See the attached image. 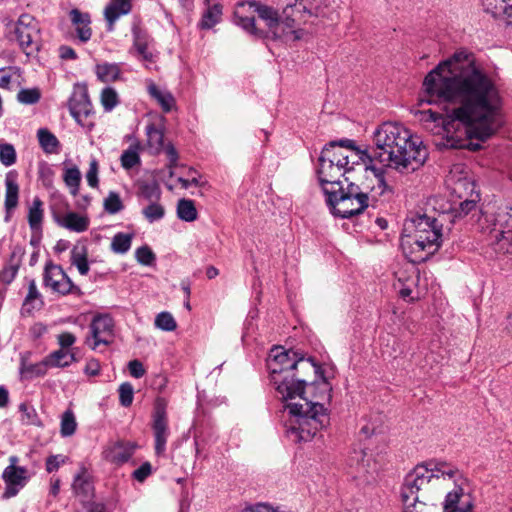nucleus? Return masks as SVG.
<instances>
[{
    "mask_svg": "<svg viewBox=\"0 0 512 512\" xmlns=\"http://www.w3.org/2000/svg\"><path fill=\"white\" fill-rule=\"evenodd\" d=\"M136 448L134 442L119 440L109 444L103 451V456L112 464L122 465L131 459Z\"/></svg>",
    "mask_w": 512,
    "mask_h": 512,
    "instance_id": "obj_16",
    "label": "nucleus"
},
{
    "mask_svg": "<svg viewBox=\"0 0 512 512\" xmlns=\"http://www.w3.org/2000/svg\"><path fill=\"white\" fill-rule=\"evenodd\" d=\"M48 367H50V365H48V363H46V357H45L41 362L31 365L28 368V371L35 376H42L46 373Z\"/></svg>",
    "mask_w": 512,
    "mask_h": 512,
    "instance_id": "obj_62",
    "label": "nucleus"
},
{
    "mask_svg": "<svg viewBox=\"0 0 512 512\" xmlns=\"http://www.w3.org/2000/svg\"><path fill=\"white\" fill-rule=\"evenodd\" d=\"M44 219V203L39 197H35L28 208L27 220L34 233H42Z\"/></svg>",
    "mask_w": 512,
    "mask_h": 512,
    "instance_id": "obj_26",
    "label": "nucleus"
},
{
    "mask_svg": "<svg viewBox=\"0 0 512 512\" xmlns=\"http://www.w3.org/2000/svg\"><path fill=\"white\" fill-rule=\"evenodd\" d=\"M128 369L134 378H141L145 374L143 364L139 360H132L128 364Z\"/></svg>",
    "mask_w": 512,
    "mask_h": 512,
    "instance_id": "obj_61",
    "label": "nucleus"
},
{
    "mask_svg": "<svg viewBox=\"0 0 512 512\" xmlns=\"http://www.w3.org/2000/svg\"><path fill=\"white\" fill-rule=\"evenodd\" d=\"M66 461V457L63 455H51L46 459V471L51 473L59 469V467L64 464Z\"/></svg>",
    "mask_w": 512,
    "mask_h": 512,
    "instance_id": "obj_57",
    "label": "nucleus"
},
{
    "mask_svg": "<svg viewBox=\"0 0 512 512\" xmlns=\"http://www.w3.org/2000/svg\"><path fill=\"white\" fill-rule=\"evenodd\" d=\"M0 162L6 167H9L16 162V151L12 144H0Z\"/></svg>",
    "mask_w": 512,
    "mask_h": 512,
    "instance_id": "obj_52",
    "label": "nucleus"
},
{
    "mask_svg": "<svg viewBox=\"0 0 512 512\" xmlns=\"http://www.w3.org/2000/svg\"><path fill=\"white\" fill-rule=\"evenodd\" d=\"M100 100L104 110L107 112L113 110L119 102L117 92L111 87H106L102 90Z\"/></svg>",
    "mask_w": 512,
    "mask_h": 512,
    "instance_id": "obj_49",
    "label": "nucleus"
},
{
    "mask_svg": "<svg viewBox=\"0 0 512 512\" xmlns=\"http://www.w3.org/2000/svg\"><path fill=\"white\" fill-rule=\"evenodd\" d=\"M446 480L451 481L455 485V488L446 494L443 503V511L461 509L458 504L460 499L465 496L463 485L466 483V479L460 471L459 478H446Z\"/></svg>",
    "mask_w": 512,
    "mask_h": 512,
    "instance_id": "obj_25",
    "label": "nucleus"
},
{
    "mask_svg": "<svg viewBox=\"0 0 512 512\" xmlns=\"http://www.w3.org/2000/svg\"><path fill=\"white\" fill-rule=\"evenodd\" d=\"M435 500H418L413 503L403 504V512H439V506Z\"/></svg>",
    "mask_w": 512,
    "mask_h": 512,
    "instance_id": "obj_40",
    "label": "nucleus"
},
{
    "mask_svg": "<svg viewBox=\"0 0 512 512\" xmlns=\"http://www.w3.org/2000/svg\"><path fill=\"white\" fill-rule=\"evenodd\" d=\"M43 286L53 294L59 296L75 295L82 296L83 292L73 283L70 277L64 272L60 265L49 261L45 264L43 271Z\"/></svg>",
    "mask_w": 512,
    "mask_h": 512,
    "instance_id": "obj_11",
    "label": "nucleus"
},
{
    "mask_svg": "<svg viewBox=\"0 0 512 512\" xmlns=\"http://www.w3.org/2000/svg\"><path fill=\"white\" fill-rule=\"evenodd\" d=\"M132 242V235L125 233H117L111 243V248L115 253L124 254L130 247Z\"/></svg>",
    "mask_w": 512,
    "mask_h": 512,
    "instance_id": "obj_46",
    "label": "nucleus"
},
{
    "mask_svg": "<svg viewBox=\"0 0 512 512\" xmlns=\"http://www.w3.org/2000/svg\"><path fill=\"white\" fill-rule=\"evenodd\" d=\"M251 5L255 7L259 18L266 24L268 29L265 32L266 37L268 34H271L273 39L286 43L302 39L304 30L294 29V16L301 13L310 14V11L307 10L302 1H296L293 5H287L283 9L282 14H279L275 8L268 5L257 2H253Z\"/></svg>",
    "mask_w": 512,
    "mask_h": 512,
    "instance_id": "obj_7",
    "label": "nucleus"
},
{
    "mask_svg": "<svg viewBox=\"0 0 512 512\" xmlns=\"http://www.w3.org/2000/svg\"><path fill=\"white\" fill-rule=\"evenodd\" d=\"M124 208L122 200L117 192L111 191L104 199V209L109 214H116Z\"/></svg>",
    "mask_w": 512,
    "mask_h": 512,
    "instance_id": "obj_51",
    "label": "nucleus"
},
{
    "mask_svg": "<svg viewBox=\"0 0 512 512\" xmlns=\"http://www.w3.org/2000/svg\"><path fill=\"white\" fill-rule=\"evenodd\" d=\"M374 147L369 152L363 150L360 160L366 166H375V161L384 167L401 173H409L420 168L427 159L428 152L418 137H414L403 125L385 122L373 134Z\"/></svg>",
    "mask_w": 512,
    "mask_h": 512,
    "instance_id": "obj_3",
    "label": "nucleus"
},
{
    "mask_svg": "<svg viewBox=\"0 0 512 512\" xmlns=\"http://www.w3.org/2000/svg\"><path fill=\"white\" fill-rule=\"evenodd\" d=\"M72 486L78 495L89 496L92 493L93 486L89 474L84 468L75 476Z\"/></svg>",
    "mask_w": 512,
    "mask_h": 512,
    "instance_id": "obj_38",
    "label": "nucleus"
},
{
    "mask_svg": "<svg viewBox=\"0 0 512 512\" xmlns=\"http://www.w3.org/2000/svg\"><path fill=\"white\" fill-rule=\"evenodd\" d=\"M63 180L70 189L71 194L76 195L81 182V172L77 166L68 167L64 171Z\"/></svg>",
    "mask_w": 512,
    "mask_h": 512,
    "instance_id": "obj_39",
    "label": "nucleus"
},
{
    "mask_svg": "<svg viewBox=\"0 0 512 512\" xmlns=\"http://www.w3.org/2000/svg\"><path fill=\"white\" fill-rule=\"evenodd\" d=\"M177 217L185 222H193L198 218V212L194 201L182 198L177 202Z\"/></svg>",
    "mask_w": 512,
    "mask_h": 512,
    "instance_id": "obj_34",
    "label": "nucleus"
},
{
    "mask_svg": "<svg viewBox=\"0 0 512 512\" xmlns=\"http://www.w3.org/2000/svg\"><path fill=\"white\" fill-rule=\"evenodd\" d=\"M22 255L23 251L21 248H15L13 250V252L11 253L9 264L2 270L1 273V278L3 282L9 284L14 280L20 267Z\"/></svg>",
    "mask_w": 512,
    "mask_h": 512,
    "instance_id": "obj_33",
    "label": "nucleus"
},
{
    "mask_svg": "<svg viewBox=\"0 0 512 512\" xmlns=\"http://www.w3.org/2000/svg\"><path fill=\"white\" fill-rule=\"evenodd\" d=\"M482 5L485 12L512 25V0H482Z\"/></svg>",
    "mask_w": 512,
    "mask_h": 512,
    "instance_id": "obj_21",
    "label": "nucleus"
},
{
    "mask_svg": "<svg viewBox=\"0 0 512 512\" xmlns=\"http://www.w3.org/2000/svg\"><path fill=\"white\" fill-rule=\"evenodd\" d=\"M119 402L123 407H129L134 398V389L131 383L124 382L119 386Z\"/></svg>",
    "mask_w": 512,
    "mask_h": 512,
    "instance_id": "obj_53",
    "label": "nucleus"
},
{
    "mask_svg": "<svg viewBox=\"0 0 512 512\" xmlns=\"http://www.w3.org/2000/svg\"><path fill=\"white\" fill-rule=\"evenodd\" d=\"M71 264L76 266L81 275H87L89 272V263L87 260V252L85 248L78 249L75 247L71 251Z\"/></svg>",
    "mask_w": 512,
    "mask_h": 512,
    "instance_id": "obj_41",
    "label": "nucleus"
},
{
    "mask_svg": "<svg viewBox=\"0 0 512 512\" xmlns=\"http://www.w3.org/2000/svg\"><path fill=\"white\" fill-rule=\"evenodd\" d=\"M133 46L145 62H153L154 54L148 48V36L138 27H133Z\"/></svg>",
    "mask_w": 512,
    "mask_h": 512,
    "instance_id": "obj_28",
    "label": "nucleus"
},
{
    "mask_svg": "<svg viewBox=\"0 0 512 512\" xmlns=\"http://www.w3.org/2000/svg\"><path fill=\"white\" fill-rule=\"evenodd\" d=\"M480 200V195H473L472 198H465L460 202L458 207L453 208L452 215L453 221L468 216L472 212H477V202Z\"/></svg>",
    "mask_w": 512,
    "mask_h": 512,
    "instance_id": "obj_37",
    "label": "nucleus"
},
{
    "mask_svg": "<svg viewBox=\"0 0 512 512\" xmlns=\"http://www.w3.org/2000/svg\"><path fill=\"white\" fill-rule=\"evenodd\" d=\"M267 367L282 399H299L285 406L293 417L287 436L294 442L310 441L328 423L324 402L331 400L332 387L324 371L312 358L277 346L269 353Z\"/></svg>",
    "mask_w": 512,
    "mask_h": 512,
    "instance_id": "obj_2",
    "label": "nucleus"
},
{
    "mask_svg": "<svg viewBox=\"0 0 512 512\" xmlns=\"http://www.w3.org/2000/svg\"><path fill=\"white\" fill-rule=\"evenodd\" d=\"M346 173L347 171L326 161L325 159H318L317 174L325 195L326 189L332 186V184H344L345 181H341L340 177H344Z\"/></svg>",
    "mask_w": 512,
    "mask_h": 512,
    "instance_id": "obj_17",
    "label": "nucleus"
},
{
    "mask_svg": "<svg viewBox=\"0 0 512 512\" xmlns=\"http://www.w3.org/2000/svg\"><path fill=\"white\" fill-rule=\"evenodd\" d=\"M5 209L6 221L9 219V214L17 207L19 198V185L17 183V174L10 171L5 177Z\"/></svg>",
    "mask_w": 512,
    "mask_h": 512,
    "instance_id": "obj_22",
    "label": "nucleus"
},
{
    "mask_svg": "<svg viewBox=\"0 0 512 512\" xmlns=\"http://www.w3.org/2000/svg\"><path fill=\"white\" fill-rule=\"evenodd\" d=\"M77 423L72 411L67 410L61 418L60 433L63 437L72 436L76 431Z\"/></svg>",
    "mask_w": 512,
    "mask_h": 512,
    "instance_id": "obj_47",
    "label": "nucleus"
},
{
    "mask_svg": "<svg viewBox=\"0 0 512 512\" xmlns=\"http://www.w3.org/2000/svg\"><path fill=\"white\" fill-rule=\"evenodd\" d=\"M69 16L72 25L75 27L77 38L82 43L88 42L92 37L90 14L74 8L69 12Z\"/></svg>",
    "mask_w": 512,
    "mask_h": 512,
    "instance_id": "obj_20",
    "label": "nucleus"
},
{
    "mask_svg": "<svg viewBox=\"0 0 512 512\" xmlns=\"http://www.w3.org/2000/svg\"><path fill=\"white\" fill-rule=\"evenodd\" d=\"M57 223L69 231L81 233L89 228L90 219L88 216L77 212H67L57 218Z\"/></svg>",
    "mask_w": 512,
    "mask_h": 512,
    "instance_id": "obj_23",
    "label": "nucleus"
},
{
    "mask_svg": "<svg viewBox=\"0 0 512 512\" xmlns=\"http://www.w3.org/2000/svg\"><path fill=\"white\" fill-rule=\"evenodd\" d=\"M132 10V0H110L104 9V18L107 22V30L113 31L116 21Z\"/></svg>",
    "mask_w": 512,
    "mask_h": 512,
    "instance_id": "obj_19",
    "label": "nucleus"
},
{
    "mask_svg": "<svg viewBox=\"0 0 512 512\" xmlns=\"http://www.w3.org/2000/svg\"><path fill=\"white\" fill-rule=\"evenodd\" d=\"M59 55L63 60H76L78 57L75 50L67 45H62L59 47Z\"/></svg>",
    "mask_w": 512,
    "mask_h": 512,
    "instance_id": "obj_63",
    "label": "nucleus"
},
{
    "mask_svg": "<svg viewBox=\"0 0 512 512\" xmlns=\"http://www.w3.org/2000/svg\"><path fill=\"white\" fill-rule=\"evenodd\" d=\"M142 214L146 218V220L150 223L161 220L165 215L164 207L159 203V201L150 202L148 206L143 208Z\"/></svg>",
    "mask_w": 512,
    "mask_h": 512,
    "instance_id": "obj_45",
    "label": "nucleus"
},
{
    "mask_svg": "<svg viewBox=\"0 0 512 512\" xmlns=\"http://www.w3.org/2000/svg\"><path fill=\"white\" fill-rule=\"evenodd\" d=\"M19 410L22 413V423L23 424H25V425H39L40 424L37 413L33 407L28 406L26 403H21L19 406Z\"/></svg>",
    "mask_w": 512,
    "mask_h": 512,
    "instance_id": "obj_54",
    "label": "nucleus"
},
{
    "mask_svg": "<svg viewBox=\"0 0 512 512\" xmlns=\"http://www.w3.org/2000/svg\"><path fill=\"white\" fill-rule=\"evenodd\" d=\"M446 182L451 193L459 199L472 198L473 195H480L479 192L475 190V182L467 175H457L455 172H451Z\"/></svg>",
    "mask_w": 512,
    "mask_h": 512,
    "instance_id": "obj_18",
    "label": "nucleus"
},
{
    "mask_svg": "<svg viewBox=\"0 0 512 512\" xmlns=\"http://www.w3.org/2000/svg\"><path fill=\"white\" fill-rule=\"evenodd\" d=\"M349 464L351 466L356 465L361 472H368V468L370 467V458H367L365 449H354L349 457Z\"/></svg>",
    "mask_w": 512,
    "mask_h": 512,
    "instance_id": "obj_43",
    "label": "nucleus"
},
{
    "mask_svg": "<svg viewBox=\"0 0 512 512\" xmlns=\"http://www.w3.org/2000/svg\"><path fill=\"white\" fill-rule=\"evenodd\" d=\"M490 244L496 253H509L512 248V207H501L487 220Z\"/></svg>",
    "mask_w": 512,
    "mask_h": 512,
    "instance_id": "obj_8",
    "label": "nucleus"
},
{
    "mask_svg": "<svg viewBox=\"0 0 512 512\" xmlns=\"http://www.w3.org/2000/svg\"><path fill=\"white\" fill-rule=\"evenodd\" d=\"M137 261L142 264L149 266L155 261V254L148 246H141L135 252Z\"/></svg>",
    "mask_w": 512,
    "mask_h": 512,
    "instance_id": "obj_55",
    "label": "nucleus"
},
{
    "mask_svg": "<svg viewBox=\"0 0 512 512\" xmlns=\"http://www.w3.org/2000/svg\"><path fill=\"white\" fill-rule=\"evenodd\" d=\"M152 472V466L149 462L143 463L133 472V477L139 482H143Z\"/></svg>",
    "mask_w": 512,
    "mask_h": 512,
    "instance_id": "obj_58",
    "label": "nucleus"
},
{
    "mask_svg": "<svg viewBox=\"0 0 512 512\" xmlns=\"http://www.w3.org/2000/svg\"><path fill=\"white\" fill-rule=\"evenodd\" d=\"M163 150H165L170 162L178 161V152L172 144L169 143L168 145L164 146Z\"/></svg>",
    "mask_w": 512,
    "mask_h": 512,
    "instance_id": "obj_64",
    "label": "nucleus"
},
{
    "mask_svg": "<svg viewBox=\"0 0 512 512\" xmlns=\"http://www.w3.org/2000/svg\"><path fill=\"white\" fill-rule=\"evenodd\" d=\"M90 333L93 338L91 348L95 350L100 344L110 345L114 339V321L108 314L96 315L90 324Z\"/></svg>",
    "mask_w": 512,
    "mask_h": 512,
    "instance_id": "obj_13",
    "label": "nucleus"
},
{
    "mask_svg": "<svg viewBox=\"0 0 512 512\" xmlns=\"http://www.w3.org/2000/svg\"><path fill=\"white\" fill-rule=\"evenodd\" d=\"M148 90H149V94L160 103L162 109L165 112H168L171 110L173 102H174V99L171 96V94L163 93L155 85H150Z\"/></svg>",
    "mask_w": 512,
    "mask_h": 512,
    "instance_id": "obj_48",
    "label": "nucleus"
},
{
    "mask_svg": "<svg viewBox=\"0 0 512 512\" xmlns=\"http://www.w3.org/2000/svg\"><path fill=\"white\" fill-rule=\"evenodd\" d=\"M207 8L204 11L202 18L198 24L201 29H211L218 24L222 19L223 6L220 3L210 4L209 0H206Z\"/></svg>",
    "mask_w": 512,
    "mask_h": 512,
    "instance_id": "obj_27",
    "label": "nucleus"
},
{
    "mask_svg": "<svg viewBox=\"0 0 512 512\" xmlns=\"http://www.w3.org/2000/svg\"><path fill=\"white\" fill-rule=\"evenodd\" d=\"M86 180L90 187H98V162L96 159H92L89 165V169L86 173Z\"/></svg>",
    "mask_w": 512,
    "mask_h": 512,
    "instance_id": "obj_56",
    "label": "nucleus"
},
{
    "mask_svg": "<svg viewBox=\"0 0 512 512\" xmlns=\"http://www.w3.org/2000/svg\"><path fill=\"white\" fill-rule=\"evenodd\" d=\"M363 150L357 148L353 140L342 139L339 141H331L322 149L320 157L326 161L338 166L339 168L349 172L353 169L355 161L350 158L360 160Z\"/></svg>",
    "mask_w": 512,
    "mask_h": 512,
    "instance_id": "obj_10",
    "label": "nucleus"
},
{
    "mask_svg": "<svg viewBox=\"0 0 512 512\" xmlns=\"http://www.w3.org/2000/svg\"><path fill=\"white\" fill-rule=\"evenodd\" d=\"M155 327L167 332H172L177 328V323L170 312H160L156 315L154 321Z\"/></svg>",
    "mask_w": 512,
    "mask_h": 512,
    "instance_id": "obj_44",
    "label": "nucleus"
},
{
    "mask_svg": "<svg viewBox=\"0 0 512 512\" xmlns=\"http://www.w3.org/2000/svg\"><path fill=\"white\" fill-rule=\"evenodd\" d=\"M441 219L417 214L407 219L403 227L401 246L409 250L412 262H422L433 255L443 242Z\"/></svg>",
    "mask_w": 512,
    "mask_h": 512,
    "instance_id": "obj_6",
    "label": "nucleus"
},
{
    "mask_svg": "<svg viewBox=\"0 0 512 512\" xmlns=\"http://www.w3.org/2000/svg\"><path fill=\"white\" fill-rule=\"evenodd\" d=\"M100 370H101L100 362L95 358H91L87 361V363L85 365L84 373L90 377H95L100 374Z\"/></svg>",
    "mask_w": 512,
    "mask_h": 512,
    "instance_id": "obj_60",
    "label": "nucleus"
},
{
    "mask_svg": "<svg viewBox=\"0 0 512 512\" xmlns=\"http://www.w3.org/2000/svg\"><path fill=\"white\" fill-rule=\"evenodd\" d=\"M460 470L446 462L429 461L416 465L405 476L401 485L402 504L418 500H437L438 488L446 478H459Z\"/></svg>",
    "mask_w": 512,
    "mask_h": 512,
    "instance_id": "obj_5",
    "label": "nucleus"
},
{
    "mask_svg": "<svg viewBox=\"0 0 512 512\" xmlns=\"http://www.w3.org/2000/svg\"><path fill=\"white\" fill-rule=\"evenodd\" d=\"M147 144L154 154H159L164 149V132L162 129L150 124L146 127Z\"/></svg>",
    "mask_w": 512,
    "mask_h": 512,
    "instance_id": "obj_32",
    "label": "nucleus"
},
{
    "mask_svg": "<svg viewBox=\"0 0 512 512\" xmlns=\"http://www.w3.org/2000/svg\"><path fill=\"white\" fill-rule=\"evenodd\" d=\"M95 73L97 78L104 83L114 82L119 79L121 68L117 63L104 62L96 65Z\"/></svg>",
    "mask_w": 512,
    "mask_h": 512,
    "instance_id": "obj_30",
    "label": "nucleus"
},
{
    "mask_svg": "<svg viewBox=\"0 0 512 512\" xmlns=\"http://www.w3.org/2000/svg\"><path fill=\"white\" fill-rule=\"evenodd\" d=\"M6 28L9 29L10 39H15L26 55L38 50L37 38L40 27L32 15L24 13L15 23L9 20Z\"/></svg>",
    "mask_w": 512,
    "mask_h": 512,
    "instance_id": "obj_9",
    "label": "nucleus"
},
{
    "mask_svg": "<svg viewBox=\"0 0 512 512\" xmlns=\"http://www.w3.org/2000/svg\"><path fill=\"white\" fill-rule=\"evenodd\" d=\"M75 361L76 357L73 350L58 349L46 356V363L50 367L64 368L70 366Z\"/></svg>",
    "mask_w": 512,
    "mask_h": 512,
    "instance_id": "obj_29",
    "label": "nucleus"
},
{
    "mask_svg": "<svg viewBox=\"0 0 512 512\" xmlns=\"http://www.w3.org/2000/svg\"><path fill=\"white\" fill-rule=\"evenodd\" d=\"M60 349L68 350L75 342L76 337L70 332H63L57 336Z\"/></svg>",
    "mask_w": 512,
    "mask_h": 512,
    "instance_id": "obj_59",
    "label": "nucleus"
},
{
    "mask_svg": "<svg viewBox=\"0 0 512 512\" xmlns=\"http://www.w3.org/2000/svg\"><path fill=\"white\" fill-rule=\"evenodd\" d=\"M68 107L71 116L82 126L84 120L92 114V103L85 87H76L69 98Z\"/></svg>",
    "mask_w": 512,
    "mask_h": 512,
    "instance_id": "obj_14",
    "label": "nucleus"
},
{
    "mask_svg": "<svg viewBox=\"0 0 512 512\" xmlns=\"http://www.w3.org/2000/svg\"><path fill=\"white\" fill-rule=\"evenodd\" d=\"M152 430L155 439V452L157 455H161L166 450V443L170 434L165 398L158 397L155 400L152 413Z\"/></svg>",
    "mask_w": 512,
    "mask_h": 512,
    "instance_id": "obj_12",
    "label": "nucleus"
},
{
    "mask_svg": "<svg viewBox=\"0 0 512 512\" xmlns=\"http://www.w3.org/2000/svg\"><path fill=\"white\" fill-rule=\"evenodd\" d=\"M138 188V196L149 202L159 201L161 198V188L156 181H142Z\"/></svg>",
    "mask_w": 512,
    "mask_h": 512,
    "instance_id": "obj_36",
    "label": "nucleus"
},
{
    "mask_svg": "<svg viewBox=\"0 0 512 512\" xmlns=\"http://www.w3.org/2000/svg\"><path fill=\"white\" fill-rule=\"evenodd\" d=\"M367 175L361 184L349 182L344 178V184H332L326 189V203L330 212L341 218H350L361 214L368 206L370 200L377 201L386 192H391L385 181L383 167L366 166Z\"/></svg>",
    "mask_w": 512,
    "mask_h": 512,
    "instance_id": "obj_4",
    "label": "nucleus"
},
{
    "mask_svg": "<svg viewBox=\"0 0 512 512\" xmlns=\"http://www.w3.org/2000/svg\"><path fill=\"white\" fill-rule=\"evenodd\" d=\"M44 305L41 293L38 291L36 281L31 279L28 284V293L23 301L22 315H32L34 311L40 310Z\"/></svg>",
    "mask_w": 512,
    "mask_h": 512,
    "instance_id": "obj_24",
    "label": "nucleus"
},
{
    "mask_svg": "<svg viewBox=\"0 0 512 512\" xmlns=\"http://www.w3.org/2000/svg\"><path fill=\"white\" fill-rule=\"evenodd\" d=\"M421 101L444 106L446 116L432 109L416 115L426 130L444 136L447 148L477 150L480 145L471 140H487L503 123L495 84L463 53L440 62L425 76Z\"/></svg>",
    "mask_w": 512,
    "mask_h": 512,
    "instance_id": "obj_1",
    "label": "nucleus"
},
{
    "mask_svg": "<svg viewBox=\"0 0 512 512\" xmlns=\"http://www.w3.org/2000/svg\"><path fill=\"white\" fill-rule=\"evenodd\" d=\"M138 149V145H132L128 149L123 151L120 157V161L124 169L129 170L135 167L136 165L140 164L141 160Z\"/></svg>",
    "mask_w": 512,
    "mask_h": 512,
    "instance_id": "obj_42",
    "label": "nucleus"
},
{
    "mask_svg": "<svg viewBox=\"0 0 512 512\" xmlns=\"http://www.w3.org/2000/svg\"><path fill=\"white\" fill-rule=\"evenodd\" d=\"M37 138L42 150L47 154H55L59 152L60 142L57 137L47 128H40L37 131Z\"/></svg>",
    "mask_w": 512,
    "mask_h": 512,
    "instance_id": "obj_31",
    "label": "nucleus"
},
{
    "mask_svg": "<svg viewBox=\"0 0 512 512\" xmlns=\"http://www.w3.org/2000/svg\"><path fill=\"white\" fill-rule=\"evenodd\" d=\"M2 479L6 485L2 497L4 499L12 498L16 496L28 482V470L21 466H7L2 473Z\"/></svg>",
    "mask_w": 512,
    "mask_h": 512,
    "instance_id": "obj_15",
    "label": "nucleus"
},
{
    "mask_svg": "<svg viewBox=\"0 0 512 512\" xmlns=\"http://www.w3.org/2000/svg\"><path fill=\"white\" fill-rule=\"evenodd\" d=\"M234 22L240 26L247 33L255 36L256 38L266 37L265 31L258 29L255 25V18L240 15L239 11L234 12Z\"/></svg>",
    "mask_w": 512,
    "mask_h": 512,
    "instance_id": "obj_35",
    "label": "nucleus"
},
{
    "mask_svg": "<svg viewBox=\"0 0 512 512\" xmlns=\"http://www.w3.org/2000/svg\"><path fill=\"white\" fill-rule=\"evenodd\" d=\"M41 98V92L38 88L21 89L17 94V100L25 105L36 104Z\"/></svg>",
    "mask_w": 512,
    "mask_h": 512,
    "instance_id": "obj_50",
    "label": "nucleus"
}]
</instances>
